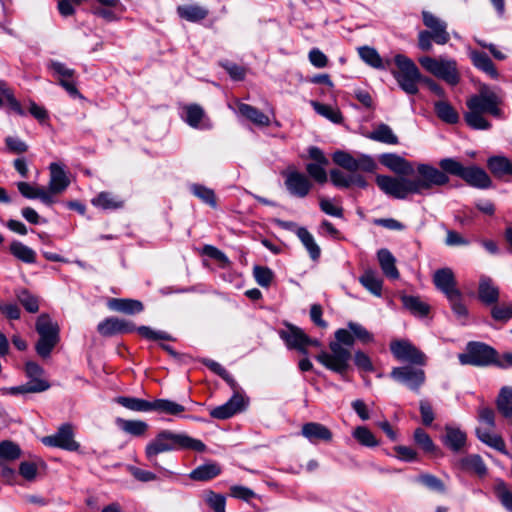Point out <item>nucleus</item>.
<instances>
[{
    "mask_svg": "<svg viewBox=\"0 0 512 512\" xmlns=\"http://www.w3.org/2000/svg\"><path fill=\"white\" fill-rule=\"evenodd\" d=\"M449 177L429 164H418L415 178L377 175L376 184L386 195L395 199H406L411 194L422 195L435 186H444Z\"/></svg>",
    "mask_w": 512,
    "mask_h": 512,
    "instance_id": "nucleus-1",
    "label": "nucleus"
},
{
    "mask_svg": "<svg viewBox=\"0 0 512 512\" xmlns=\"http://www.w3.org/2000/svg\"><path fill=\"white\" fill-rule=\"evenodd\" d=\"M500 92V89L493 90L487 84L479 85L478 93L466 101L468 111L464 114V119L468 126L476 130H488L491 128V123L484 117V114L495 118L503 117L501 109L503 97Z\"/></svg>",
    "mask_w": 512,
    "mask_h": 512,
    "instance_id": "nucleus-2",
    "label": "nucleus"
},
{
    "mask_svg": "<svg viewBox=\"0 0 512 512\" xmlns=\"http://www.w3.org/2000/svg\"><path fill=\"white\" fill-rule=\"evenodd\" d=\"M332 159L335 164L352 173L351 175H346L339 169H332L330 171V180L338 188H349L352 185L366 188L368 186L366 179L361 174H355V172L372 173L377 167L375 160L367 154H359L358 157H354L350 153L336 151Z\"/></svg>",
    "mask_w": 512,
    "mask_h": 512,
    "instance_id": "nucleus-3",
    "label": "nucleus"
},
{
    "mask_svg": "<svg viewBox=\"0 0 512 512\" xmlns=\"http://www.w3.org/2000/svg\"><path fill=\"white\" fill-rule=\"evenodd\" d=\"M354 343V335L349 328L338 329L335 332V341L329 343L330 352L321 351L316 359L325 368L339 374L344 380H348L347 373L350 369L352 355L344 346L351 347Z\"/></svg>",
    "mask_w": 512,
    "mask_h": 512,
    "instance_id": "nucleus-4",
    "label": "nucleus"
},
{
    "mask_svg": "<svg viewBox=\"0 0 512 512\" xmlns=\"http://www.w3.org/2000/svg\"><path fill=\"white\" fill-rule=\"evenodd\" d=\"M206 445L198 439L185 433H175L170 430H162L152 439L145 448L147 459L157 466V455L175 450H193L203 452Z\"/></svg>",
    "mask_w": 512,
    "mask_h": 512,
    "instance_id": "nucleus-5",
    "label": "nucleus"
},
{
    "mask_svg": "<svg viewBox=\"0 0 512 512\" xmlns=\"http://www.w3.org/2000/svg\"><path fill=\"white\" fill-rule=\"evenodd\" d=\"M477 419L481 424V426L477 427L475 430L477 438L487 446L504 455L510 456L506 450V444L502 436L489 431L496 426L495 411L488 406H481L477 410Z\"/></svg>",
    "mask_w": 512,
    "mask_h": 512,
    "instance_id": "nucleus-6",
    "label": "nucleus"
},
{
    "mask_svg": "<svg viewBox=\"0 0 512 512\" xmlns=\"http://www.w3.org/2000/svg\"><path fill=\"white\" fill-rule=\"evenodd\" d=\"M394 63L397 69L392 70L391 73L399 87L409 95L417 94L422 75L416 64L403 54L395 55Z\"/></svg>",
    "mask_w": 512,
    "mask_h": 512,
    "instance_id": "nucleus-7",
    "label": "nucleus"
},
{
    "mask_svg": "<svg viewBox=\"0 0 512 512\" xmlns=\"http://www.w3.org/2000/svg\"><path fill=\"white\" fill-rule=\"evenodd\" d=\"M498 356L499 353L492 346L480 341H470L466 344L465 351L458 355V360L461 365L497 367Z\"/></svg>",
    "mask_w": 512,
    "mask_h": 512,
    "instance_id": "nucleus-8",
    "label": "nucleus"
},
{
    "mask_svg": "<svg viewBox=\"0 0 512 512\" xmlns=\"http://www.w3.org/2000/svg\"><path fill=\"white\" fill-rule=\"evenodd\" d=\"M418 62L427 72L451 86H455L460 82L461 76L457 62L454 59L423 56L418 59Z\"/></svg>",
    "mask_w": 512,
    "mask_h": 512,
    "instance_id": "nucleus-9",
    "label": "nucleus"
},
{
    "mask_svg": "<svg viewBox=\"0 0 512 512\" xmlns=\"http://www.w3.org/2000/svg\"><path fill=\"white\" fill-rule=\"evenodd\" d=\"M36 331L40 336L36 351L39 356L46 358L59 341V327L47 314H41L36 321Z\"/></svg>",
    "mask_w": 512,
    "mask_h": 512,
    "instance_id": "nucleus-10",
    "label": "nucleus"
},
{
    "mask_svg": "<svg viewBox=\"0 0 512 512\" xmlns=\"http://www.w3.org/2000/svg\"><path fill=\"white\" fill-rule=\"evenodd\" d=\"M390 350L393 356L401 362H408L420 366L426 364V355L407 340L392 341L390 343Z\"/></svg>",
    "mask_w": 512,
    "mask_h": 512,
    "instance_id": "nucleus-11",
    "label": "nucleus"
},
{
    "mask_svg": "<svg viewBox=\"0 0 512 512\" xmlns=\"http://www.w3.org/2000/svg\"><path fill=\"white\" fill-rule=\"evenodd\" d=\"M391 377L407 386L413 392H419L420 388L424 385L426 375L423 369L414 368L411 366L395 367L391 371Z\"/></svg>",
    "mask_w": 512,
    "mask_h": 512,
    "instance_id": "nucleus-12",
    "label": "nucleus"
},
{
    "mask_svg": "<svg viewBox=\"0 0 512 512\" xmlns=\"http://www.w3.org/2000/svg\"><path fill=\"white\" fill-rule=\"evenodd\" d=\"M284 184L290 195L297 198H305L309 195L313 184L309 177L295 169L283 173Z\"/></svg>",
    "mask_w": 512,
    "mask_h": 512,
    "instance_id": "nucleus-13",
    "label": "nucleus"
},
{
    "mask_svg": "<svg viewBox=\"0 0 512 512\" xmlns=\"http://www.w3.org/2000/svg\"><path fill=\"white\" fill-rule=\"evenodd\" d=\"M41 441L46 446L67 451H77L80 447L79 443L74 440V432L70 424L61 425L55 434L45 436Z\"/></svg>",
    "mask_w": 512,
    "mask_h": 512,
    "instance_id": "nucleus-14",
    "label": "nucleus"
},
{
    "mask_svg": "<svg viewBox=\"0 0 512 512\" xmlns=\"http://www.w3.org/2000/svg\"><path fill=\"white\" fill-rule=\"evenodd\" d=\"M309 157L314 160L312 163L306 165L308 175L317 183L324 184L327 182V172L325 166L329 164V160L324 155L323 151L316 147L311 146L308 149Z\"/></svg>",
    "mask_w": 512,
    "mask_h": 512,
    "instance_id": "nucleus-15",
    "label": "nucleus"
},
{
    "mask_svg": "<svg viewBox=\"0 0 512 512\" xmlns=\"http://www.w3.org/2000/svg\"><path fill=\"white\" fill-rule=\"evenodd\" d=\"M433 283L447 299L460 295L461 291L457 288L454 272L450 268L436 270L433 275Z\"/></svg>",
    "mask_w": 512,
    "mask_h": 512,
    "instance_id": "nucleus-16",
    "label": "nucleus"
},
{
    "mask_svg": "<svg viewBox=\"0 0 512 512\" xmlns=\"http://www.w3.org/2000/svg\"><path fill=\"white\" fill-rule=\"evenodd\" d=\"M285 328L279 331L280 338L285 342L289 349H295L303 355L308 354V350L304 347L306 333L299 327L284 323Z\"/></svg>",
    "mask_w": 512,
    "mask_h": 512,
    "instance_id": "nucleus-17",
    "label": "nucleus"
},
{
    "mask_svg": "<svg viewBox=\"0 0 512 512\" xmlns=\"http://www.w3.org/2000/svg\"><path fill=\"white\" fill-rule=\"evenodd\" d=\"M423 24L434 35V42L439 45H445L450 40L447 31V23L429 11H422Z\"/></svg>",
    "mask_w": 512,
    "mask_h": 512,
    "instance_id": "nucleus-18",
    "label": "nucleus"
},
{
    "mask_svg": "<svg viewBox=\"0 0 512 512\" xmlns=\"http://www.w3.org/2000/svg\"><path fill=\"white\" fill-rule=\"evenodd\" d=\"M246 406V401L244 397L235 392L234 395L224 404L213 408L210 411V416L215 419H228L235 414L243 411Z\"/></svg>",
    "mask_w": 512,
    "mask_h": 512,
    "instance_id": "nucleus-19",
    "label": "nucleus"
},
{
    "mask_svg": "<svg viewBox=\"0 0 512 512\" xmlns=\"http://www.w3.org/2000/svg\"><path fill=\"white\" fill-rule=\"evenodd\" d=\"M97 331L102 336L110 337L116 334L137 331V327H135V325L130 321L116 317H108L98 324Z\"/></svg>",
    "mask_w": 512,
    "mask_h": 512,
    "instance_id": "nucleus-20",
    "label": "nucleus"
},
{
    "mask_svg": "<svg viewBox=\"0 0 512 512\" xmlns=\"http://www.w3.org/2000/svg\"><path fill=\"white\" fill-rule=\"evenodd\" d=\"M49 186L46 190L51 193V197L64 192L70 184V180L64 169L58 163H51Z\"/></svg>",
    "mask_w": 512,
    "mask_h": 512,
    "instance_id": "nucleus-21",
    "label": "nucleus"
},
{
    "mask_svg": "<svg viewBox=\"0 0 512 512\" xmlns=\"http://www.w3.org/2000/svg\"><path fill=\"white\" fill-rule=\"evenodd\" d=\"M379 160L382 165L398 175L409 176L415 172L412 164L397 154L384 153Z\"/></svg>",
    "mask_w": 512,
    "mask_h": 512,
    "instance_id": "nucleus-22",
    "label": "nucleus"
},
{
    "mask_svg": "<svg viewBox=\"0 0 512 512\" xmlns=\"http://www.w3.org/2000/svg\"><path fill=\"white\" fill-rule=\"evenodd\" d=\"M301 434L311 443L330 442L333 438L331 430L318 422H308L302 426Z\"/></svg>",
    "mask_w": 512,
    "mask_h": 512,
    "instance_id": "nucleus-23",
    "label": "nucleus"
},
{
    "mask_svg": "<svg viewBox=\"0 0 512 512\" xmlns=\"http://www.w3.org/2000/svg\"><path fill=\"white\" fill-rule=\"evenodd\" d=\"M467 184L479 189L491 187L492 181L486 171L478 166L466 167L462 178Z\"/></svg>",
    "mask_w": 512,
    "mask_h": 512,
    "instance_id": "nucleus-24",
    "label": "nucleus"
},
{
    "mask_svg": "<svg viewBox=\"0 0 512 512\" xmlns=\"http://www.w3.org/2000/svg\"><path fill=\"white\" fill-rule=\"evenodd\" d=\"M495 405L499 414L512 427V387L503 386L495 400Z\"/></svg>",
    "mask_w": 512,
    "mask_h": 512,
    "instance_id": "nucleus-25",
    "label": "nucleus"
},
{
    "mask_svg": "<svg viewBox=\"0 0 512 512\" xmlns=\"http://www.w3.org/2000/svg\"><path fill=\"white\" fill-rule=\"evenodd\" d=\"M469 57L474 67H476L478 70L487 74L492 79L499 78V72L497 71L494 63L486 53L477 50H471L469 52Z\"/></svg>",
    "mask_w": 512,
    "mask_h": 512,
    "instance_id": "nucleus-26",
    "label": "nucleus"
},
{
    "mask_svg": "<svg viewBox=\"0 0 512 512\" xmlns=\"http://www.w3.org/2000/svg\"><path fill=\"white\" fill-rule=\"evenodd\" d=\"M50 388V383L45 378H29L25 384L5 389L11 395L41 393Z\"/></svg>",
    "mask_w": 512,
    "mask_h": 512,
    "instance_id": "nucleus-27",
    "label": "nucleus"
},
{
    "mask_svg": "<svg viewBox=\"0 0 512 512\" xmlns=\"http://www.w3.org/2000/svg\"><path fill=\"white\" fill-rule=\"evenodd\" d=\"M17 188L22 196L28 199H40L45 205H52L55 203V198L51 197V193H48L43 187H34L27 182H18Z\"/></svg>",
    "mask_w": 512,
    "mask_h": 512,
    "instance_id": "nucleus-28",
    "label": "nucleus"
},
{
    "mask_svg": "<svg viewBox=\"0 0 512 512\" xmlns=\"http://www.w3.org/2000/svg\"><path fill=\"white\" fill-rule=\"evenodd\" d=\"M478 296L486 305L494 304L499 299V289L488 276H481L478 287Z\"/></svg>",
    "mask_w": 512,
    "mask_h": 512,
    "instance_id": "nucleus-29",
    "label": "nucleus"
},
{
    "mask_svg": "<svg viewBox=\"0 0 512 512\" xmlns=\"http://www.w3.org/2000/svg\"><path fill=\"white\" fill-rule=\"evenodd\" d=\"M177 14L180 18L189 22H198L205 19L209 11L198 4L180 5L177 7Z\"/></svg>",
    "mask_w": 512,
    "mask_h": 512,
    "instance_id": "nucleus-30",
    "label": "nucleus"
},
{
    "mask_svg": "<svg viewBox=\"0 0 512 512\" xmlns=\"http://www.w3.org/2000/svg\"><path fill=\"white\" fill-rule=\"evenodd\" d=\"M108 307L113 311H118L130 315L140 313L144 309L142 302L139 300L118 298L110 299L108 302Z\"/></svg>",
    "mask_w": 512,
    "mask_h": 512,
    "instance_id": "nucleus-31",
    "label": "nucleus"
},
{
    "mask_svg": "<svg viewBox=\"0 0 512 512\" xmlns=\"http://www.w3.org/2000/svg\"><path fill=\"white\" fill-rule=\"evenodd\" d=\"M377 258L383 273L391 279L399 278V271L395 265L396 259L393 254L386 248H382L377 252Z\"/></svg>",
    "mask_w": 512,
    "mask_h": 512,
    "instance_id": "nucleus-32",
    "label": "nucleus"
},
{
    "mask_svg": "<svg viewBox=\"0 0 512 512\" xmlns=\"http://www.w3.org/2000/svg\"><path fill=\"white\" fill-rule=\"evenodd\" d=\"M487 167L496 178L512 176V162L504 156H492L487 160Z\"/></svg>",
    "mask_w": 512,
    "mask_h": 512,
    "instance_id": "nucleus-33",
    "label": "nucleus"
},
{
    "mask_svg": "<svg viewBox=\"0 0 512 512\" xmlns=\"http://www.w3.org/2000/svg\"><path fill=\"white\" fill-rule=\"evenodd\" d=\"M239 113L257 126H268L270 119L254 106L245 103L238 104Z\"/></svg>",
    "mask_w": 512,
    "mask_h": 512,
    "instance_id": "nucleus-34",
    "label": "nucleus"
},
{
    "mask_svg": "<svg viewBox=\"0 0 512 512\" xmlns=\"http://www.w3.org/2000/svg\"><path fill=\"white\" fill-rule=\"evenodd\" d=\"M91 203L103 210H115L123 207V200L110 192H101L91 200Z\"/></svg>",
    "mask_w": 512,
    "mask_h": 512,
    "instance_id": "nucleus-35",
    "label": "nucleus"
},
{
    "mask_svg": "<svg viewBox=\"0 0 512 512\" xmlns=\"http://www.w3.org/2000/svg\"><path fill=\"white\" fill-rule=\"evenodd\" d=\"M367 137L373 141L396 145L398 144V137L394 134L393 130L387 124L381 123L371 131Z\"/></svg>",
    "mask_w": 512,
    "mask_h": 512,
    "instance_id": "nucleus-36",
    "label": "nucleus"
},
{
    "mask_svg": "<svg viewBox=\"0 0 512 512\" xmlns=\"http://www.w3.org/2000/svg\"><path fill=\"white\" fill-rule=\"evenodd\" d=\"M221 473V467L217 463H205L195 468L189 477L195 481H208Z\"/></svg>",
    "mask_w": 512,
    "mask_h": 512,
    "instance_id": "nucleus-37",
    "label": "nucleus"
},
{
    "mask_svg": "<svg viewBox=\"0 0 512 512\" xmlns=\"http://www.w3.org/2000/svg\"><path fill=\"white\" fill-rule=\"evenodd\" d=\"M296 234L308 251L310 258L313 261H317L320 258L321 249L316 243L313 235L304 227L297 228Z\"/></svg>",
    "mask_w": 512,
    "mask_h": 512,
    "instance_id": "nucleus-38",
    "label": "nucleus"
},
{
    "mask_svg": "<svg viewBox=\"0 0 512 512\" xmlns=\"http://www.w3.org/2000/svg\"><path fill=\"white\" fill-rule=\"evenodd\" d=\"M445 431V445L454 452L460 451L466 444V433L458 428L449 426L445 428Z\"/></svg>",
    "mask_w": 512,
    "mask_h": 512,
    "instance_id": "nucleus-39",
    "label": "nucleus"
},
{
    "mask_svg": "<svg viewBox=\"0 0 512 512\" xmlns=\"http://www.w3.org/2000/svg\"><path fill=\"white\" fill-rule=\"evenodd\" d=\"M461 469L471 471L479 476H484L487 473V467L478 454L468 455L459 461Z\"/></svg>",
    "mask_w": 512,
    "mask_h": 512,
    "instance_id": "nucleus-40",
    "label": "nucleus"
},
{
    "mask_svg": "<svg viewBox=\"0 0 512 512\" xmlns=\"http://www.w3.org/2000/svg\"><path fill=\"white\" fill-rule=\"evenodd\" d=\"M359 282L374 296L382 295V280L373 270H366L359 278Z\"/></svg>",
    "mask_w": 512,
    "mask_h": 512,
    "instance_id": "nucleus-41",
    "label": "nucleus"
},
{
    "mask_svg": "<svg viewBox=\"0 0 512 512\" xmlns=\"http://www.w3.org/2000/svg\"><path fill=\"white\" fill-rule=\"evenodd\" d=\"M119 405L126 409L137 412H150L152 411V401L136 397L119 396L115 400Z\"/></svg>",
    "mask_w": 512,
    "mask_h": 512,
    "instance_id": "nucleus-42",
    "label": "nucleus"
},
{
    "mask_svg": "<svg viewBox=\"0 0 512 512\" xmlns=\"http://www.w3.org/2000/svg\"><path fill=\"white\" fill-rule=\"evenodd\" d=\"M116 423L125 433L136 437L143 436L149 428L148 424L142 420H125L118 418Z\"/></svg>",
    "mask_w": 512,
    "mask_h": 512,
    "instance_id": "nucleus-43",
    "label": "nucleus"
},
{
    "mask_svg": "<svg viewBox=\"0 0 512 512\" xmlns=\"http://www.w3.org/2000/svg\"><path fill=\"white\" fill-rule=\"evenodd\" d=\"M185 407L168 399H156L152 401V411L173 416H179L185 411Z\"/></svg>",
    "mask_w": 512,
    "mask_h": 512,
    "instance_id": "nucleus-44",
    "label": "nucleus"
},
{
    "mask_svg": "<svg viewBox=\"0 0 512 512\" xmlns=\"http://www.w3.org/2000/svg\"><path fill=\"white\" fill-rule=\"evenodd\" d=\"M436 115L448 124H455L459 120V114L447 101H437L434 104Z\"/></svg>",
    "mask_w": 512,
    "mask_h": 512,
    "instance_id": "nucleus-45",
    "label": "nucleus"
},
{
    "mask_svg": "<svg viewBox=\"0 0 512 512\" xmlns=\"http://www.w3.org/2000/svg\"><path fill=\"white\" fill-rule=\"evenodd\" d=\"M403 306L416 316H426L429 313V306L421 301L419 297L403 295L401 296Z\"/></svg>",
    "mask_w": 512,
    "mask_h": 512,
    "instance_id": "nucleus-46",
    "label": "nucleus"
},
{
    "mask_svg": "<svg viewBox=\"0 0 512 512\" xmlns=\"http://www.w3.org/2000/svg\"><path fill=\"white\" fill-rule=\"evenodd\" d=\"M358 54L367 65L375 69H385L383 59L375 48L370 46L359 47Z\"/></svg>",
    "mask_w": 512,
    "mask_h": 512,
    "instance_id": "nucleus-47",
    "label": "nucleus"
},
{
    "mask_svg": "<svg viewBox=\"0 0 512 512\" xmlns=\"http://www.w3.org/2000/svg\"><path fill=\"white\" fill-rule=\"evenodd\" d=\"M10 252L22 262L34 263L36 261L35 251L19 241H13L10 244Z\"/></svg>",
    "mask_w": 512,
    "mask_h": 512,
    "instance_id": "nucleus-48",
    "label": "nucleus"
},
{
    "mask_svg": "<svg viewBox=\"0 0 512 512\" xmlns=\"http://www.w3.org/2000/svg\"><path fill=\"white\" fill-rule=\"evenodd\" d=\"M414 441L426 453L434 454L437 451L431 437L422 428H417L414 431Z\"/></svg>",
    "mask_w": 512,
    "mask_h": 512,
    "instance_id": "nucleus-49",
    "label": "nucleus"
},
{
    "mask_svg": "<svg viewBox=\"0 0 512 512\" xmlns=\"http://www.w3.org/2000/svg\"><path fill=\"white\" fill-rule=\"evenodd\" d=\"M417 482L422 484L431 491L438 493L446 492V487L443 481L432 474L424 473L419 475L417 478Z\"/></svg>",
    "mask_w": 512,
    "mask_h": 512,
    "instance_id": "nucleus-50",
    "label": "nucleus"
},
{
    "mask_svg": "<svg viewBox=\"0 0 512 512\" xmlns=\"http://www.w3.org/2000/svg\"><path fill=\"white\" fill-rule=\"evenodd\" d=\"M439 166L442 170H440L442 173H444L446 176L448 174L458 176L462 178L464 171L466 167H464L459 161L453 159V158H444L440 160Z\"/></svg>",
    "mask_w": 512,
    "mask_h": 512,
    "instance_id": "nucleus-51",
    "label": "nucleus"
},
{
    "mask_svg": "<svg viewBox=\"0 0 512 512\" xmlns=\"http://www.w3.org/2000/svg\"><path fill=\"white\" fill-rule=\"evenodd\" d=\"M353 437L363 446L375 447L379 443L374 434L365 426H358L353 432Z\"/></svg>",
    "mask_w": 512,
    "mask_h": 512,
    "instance_id": "nucleus-52",
    "label": "nucleus"
},
{
    "mask_svg": "<svg viewBox=\"0 0 512 512\" xmlns=\"http://www.w3.org/2000/svg\"><path fill=\"white\" fill-rule=\"evenodd\" d=\"M347 328L353 333L355 341L358 340L363 344L372 343L374 341V335L359 323L350 321L347 323Z\"/></svg>",
    "mask_w": 512,
    "mask_h": 512,
    "instance_id": "nucleus-53",
    "label": "nucleus"
},
{
    "mask_svg": "<svg viewBox=\"0 0 512 512\" xmlns=\"http://www.w3.org/2000/svg\"><path fill=\"white\" fill-rule=\"evenodd\" d=\"M191 192L201 199L204 203L210 205L211 207H216V197L215 193L212 189L207 188L200 184H193L191 186Z\"/></svg>",
    "mask_w": 512,
    "mask_h": 512,
    "instance_id": "nucleus-54",
    "label": "nucleus"
},
{
    "mask_svg": "<svg viewBox=\"0 0 512 512\" xmlns=\"http://www.w3.org/2000/svg\"><path fill=\"white\" fill-rule=\"evenodd\" d=\"M17 299L29 313H36L39 310L37 297L32 295L28 290H19L17 292Z\"/></svg>",
    "mask_w": 512,
    "mask_h": 512,
    "instance_id": "nucleus-55",
    "label": "nucleus"
},
{
    "mask_svg": "<svg viewBox=\"0 0 512 512\" xmlns=\"http://www.w3.org/2000/svg\"><path fill=\"white\" fill-rule=\"evenodd\" d=\"M185 121L193 128H197L204 117V110L197 104H191L185 107Z\"/></svg>",
    "mask_w": 512,
    "mask_h": 512,
    "instance_id": "nucleus-56",
    "label": "nucleus"
},
{
    "mask_svg": "<svg viewBox=\"0 0 512 512\" xmlns=\"http://www.w3.org/2000/svg\"><path fill=\"white\" fill-rule=\"evenodd\" d=\"M48 68L51 71H53L58 81L62 79L74 78L76 74L74 69L68 68L64 63H61L59 61H50L48 64Z\"/></svg>",
    "mask_w": 512,
    "mask_h": 512,
    "instance_id": "nucleus-57",
    "label": "nucleus"
},
{
    "mask_svg": "<svg viewBox=\"0 0 512 512\" xmlns=\"http://www.w3.org/2000/svg\"><path fill=\"white\" fill-rule=\"evenodd\" d=\"M137 332L139 335H141L142 337L148 339V340H153V341H157V340H166V341H174V338L164 332V331H156V330H153L152 328L148 327V326H139L137 327Z\"/></svg>",
    "mask_w": 512,
    "mask_h": 512,
    "instance_id": "nucleus-58",
    "label": "nucleus"
},
{
    "mask_svg": "<svg viewBox=\"0 0 512 512\" xmlns=\"http://www.w3.org/2000/svg\"><path fill=\"white\" fill-rule=\"evenodd\" d=\"M21 454L20 447L12 441H2L0 443V458L6 460H15Z\"/></svg>",
    "mask_w": 512,
    "mask_h": 512,
    "instance_id": "nucleus-59",
    "label": "nucleus"
},
{
    "mask_svg": "<svg viewBox=\"0 0 512 512\" xmlns=\"http://www.w3.org/2000/svg\"><path fill=\"white\" fill-rule=\"evenodd\" d=\"M253 275L256 282L262 287H268L274 278L273 271L265 266H255Z\"/></svg>",
    "mask_w": 512,
    "mask_h": 512,
    "instance_id": "nucleus-60",
    "label": "nucleus"
},
{
    "mask_svg": "<svg viewBox=\"0 0 512 512\" xmlns=\"http://www.w3.org/2000/svg\"><path fill=\"white\" fill-rule=\"evenodd\" d=\"M207 505L214 510V512H225L226 499L223 495L217 494L213 491H207L204 496Z\"/></svg>",
    "mask_w": 512,
    "mask_h": 512,
    "instance_id": "nucleus-61",
    "label": "nucleus"
},
{
    "mask_svg": "<svg viewBox=\"0 0 512 512\" xmlns=\"http://www.w3.org/2000/svg\"><path fill=\"white\" fill-rule=\"evenodd\" d=\"M312 105L316 112L334 123H339L342 120V115L338 110L333 109L329 105L320 104L318 102H312Z\"/></svg>",
    "mask_w": 512,
    "mask_h": 512,
    "instance_id": "nucleus-62",
    "label": "nucleus"
},
{
    "mask_svg": "<svg viewBox=\"0 0 512 512\" xmlns=\"http://www.w3.org/2000/svg\"><path fill=\"white\" fill-rule=\"evenodd\" d=\"M355 366L362 372H373L374 365L371 358L363 351L357 350L353 355Z\"/></svg>",
    "mask_w": 512,
    "mask_h": 512,
    "instance_id": "nucleus-63",
    "label": "nucleus"
},
{
    "mask_svg": "<svg viewBox=\"0 0 512 512\" xmlns=\"http://www.w3.org/2000/svg\"><path fill=\"white\" fill-rule=\"evenodd\" d=\"M491 315L497 321L506 322L512 318V305L494 306Z\"/></svg>",
    "mask_w": 512,
    "mask_h": 512,
    "instance_id": "nucleus-64",
    "label": "nucleus"
}]
</instances>
